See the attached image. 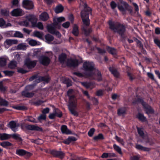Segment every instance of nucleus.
<instances>
[{
    "label": "nucleus",
    "instance_id": "obj_1",
    "mask_svg": "<svg viewBox=\"0 0 160 160\" xmlns=\"http://www.w3.org/2000/svg\"><path fill=\"white\" fill-rule=\"evenodd\" d=\"M109 29L117 33L123 40H131L128 38L126 32V27L125 25L119 22H115L111 20L108 21Z\"/></svg>",
    "mask_w": 160,
    "mask_h": 160
},
{
    "label": "nucleus",
    "instance_id": "obj_2",
    "mask_svg": "<svg viewBox=\"0 0 160 160\" xmlns=\"http://www.w3.org/2000/svg\"><path fill=\"white\" fill-rule=\"evenodd\" d=\"M110 6L111 8L113 10L117 7L118 10L123 15L126 14L127 11L129 12L130 13H131L132 11L131 7L123 0H119L117 3L113 1H112L110 2Z\"/></svg>",
    "mask_w": 160,
    "mask_h": 160
},
{
    "label": "nucleus",
    "instance_id": "obj_3",
    "mask_svg": "<svg viewBox=\"0 0 160 160\" xmlns=\"http://www.w3.org/2000/svg\"><path fill=\"white\" fill-rule=\"evenodd\" d=\"M82 3L83 9L80 12L81 17L83 24L88 26L90 24L89 15L90 14H92V9L88 6L86 2H82Z\"/></svg>",
    "mask_w": 160,
    "mask_h": 160
},
{
    "label": "nucleus",
    "instance_id": "obj_4",
    "mask_svg": "<svg viewBox=\"0 0 160 160\" xmlns=\"http://www.w3.org/2000/svg\"><path fill=\"white\" fill-rule=\"evenodd\" d=\"M82 68L84 71L89 72L85 74L87 77L88 78L92 77L93 78H94L92 77L93 73L92 72L96 69L95 68V65L93 62L89 61L84 62L83 64Z\"/></svg>",
    "mask_w": 160,
    "mask_h": 160
},
{
    "label": "nucleus",
    "instance_id": "obj_5",
    "mask_svg": "<svg viewBox=\"0 0 160 160\" xmlns=\"http://www.w3.org/2000/svg\"><path fill=\"white\" fill-rule=\"evenodd\" d=\"M27 18L30 22L32 28H37L42 30L43 29V26L42 23L41 22H37L38 19L35 15L32 14H29Z\"/></svg>",
    "mask_w": 160,
    "mask_h": 160
},
{
    "label": "nucleus",
    "instance_id": "obj_6",
    "mask_svg": "<svg viewBox=\"0 0 160 160\" xmlns=\"http://www.w3.org/2000/svg\"><path fill=\"white\" fill-rule=\"evenodd\" d=\"M69 109L72 113L74 116H78V115L77 112L74 109L77 106V101L73 97H72L70 98L69 101Z\"/></svg>",
    "mask_w": 160,
    "mask_h": 160
},
{
    "label": "nucleus",
    "instance_id": "obj_7",
    "mask_svg": "<svg viewBox=\"0 0 160 160\" xmlns=\"http://www.w3.org/2000/svg\"><path fill=\"white\" fill-rule=\"evenodd\" d=\"M22 5L24 8L28 10L32 9L34 7L33 2L30 0H23L22 2Z\"/></svg>",
    "mask_w": 160,
    "mask_h": 160
},
{
    "label": "nucleus",
    "instance_id": "obj_8",
    "mask_svg": "<svg viewBox=\"0 0 160 160\" xmlns=\"http://www.w3.org/2000/svg\"><path fill=\"white\" fill-rule=\"evenodd\" d=\"M36 79L35 81L37 83H38L40 81H44L48 82L50 80V78L49 77H41L38 78L36 76H34L31 77L29 80L30 81H32Z\"/></svg>",
    "mask_w": 160,
    "mask_h": 160
},
{
    "label": "nucleus",
    "instance_id": "obj_9",
    "mask_svg": "<svg viewBox=\"0 0 160 160\" xmlns=\"http://www.w3.org/2000/svg\"><path fill=\"white\" fill-rule=\"evenodd\" d=\"M141 101L142 104L143 106V108L146 113L149 114H153L154 113V110L150 106L146 104L145 102H143V101Z\"/></svg>",
    "mask_w": 160,
    "mask_h": 160
},
{
    "label": "nucleus",
    "instance_id": "obj_10",
    "mask_svg": "<svg viewBox=\"0 0 160 160\" xmlns=\"http://www.w3.org/2000/svg\"><path fill=\"white\" fill-rule=\"evenodd\" d=\"M37 61H32L29 58L26 59L24 62V64L28 68H34L36 65Z\"/></svg>",
    "mask_w": 160,
    "mask_h": 160
},
{
    "label": "nucleus",
    "instance_id": "obj_11",
    "mask_svg": "<svg viewBox=\"0 0 160 160\" xmlns=\"http://www.w3.org/2000/svg\"><path fill=\"white\" fill-rule=\"evenodd\" d=\"M50 152L54 156L59 157L61 159L63 158L65 155V153L62 152L54 150H51Z\"/></svg>",
    "mask_w": 160,
    "mask_h": 160
},
{
    "label": "nucleus",
    "instance_id": "obj_12",
    "mask_svg": "<svg viewBox=\"0 0 160 160\" xmlns=\"http://www.w3.org/2000/svg\"><path fill=\"white\" fill-rule=\"evenodd\" d=\"M39 61L40 63L46 66L48 65L50 63V60L48 57L42 56L40 58Z\"/></svg>",
    "mask_w": 160,
    "mask_h": 160
},
{
    "label": "nucleus",
    "instance_id": "obj_13",
    "mask_svg": "<svg viewBox=\"0 0 160 160\" xmlns=\"http://www.w3.org/2000/svg\"><path fill=\"white\" fill-rule=\"evenodd\" d=\"M23 14V11L20 8L14 9L11 12V15L13 16H21Z\"/></svg>",
    "mask_w": 160,
    "mask_h": 160
},
{
    "label": "nucleus",
    "instance_id": "obj_14",
    "mask_svg": "<svg viewBox=\"0 0 160 160\" xmlns=\"http://www.w3.org/2000/svg\"><path fill=\"white\" fill-rule=\"evenodd\" d=\"M25 127L26 129L30 130L42 131V128L37 125H27Z\"/></svg>",
    "mask_w": 160,
    "mask_h": 160
},
{
    "label": "nucleus",
    "instance_id": "obj_15",
    "mask_svg": "<svg viewBox=\"0 0 160 160\" xmlns=\"http://www.w3.org/2000/svg\"><path fill=\"white\" fill-rule=\"evenodd\" d=\"M109 69L115 77L117 78L119 77L120 76L119 73L118 71L117 70L114 66L112 65L109 67Z\"/></svg>",
    "mask_w": 160,
    "mask_h": 160
},
{
    "label": "nucleus",
    "instance_id": "obj_16",
    "mask_svg": "<svg viewBox=\"0 0 160 160\" xmlns=\"http://www.w3.org/2000/svg\"><path fill=\"white\" fill-rule=\"evenodd\" d=\"M78 65V62L77 60H68L67 62V65L69 67H75Z\"/></svg>",
    "mask_w": 160,
    "mask_h": 160
},
{
    "label": "nucleus",
    "instance_id": "obj_17",
    "mask_svg": "<svg viewBox=\"0 0 160 160\" xmlns=\"http://www.w3.org/2000/svg\"><path fill=\"white\" fill-rule=\"evenodd\" d=\"M28 91L24 90L22 92V96L28 98L32 97L34 95L35 92H36L35 91H33L32 92H29Z\"/></svg>",
    "mask_w": 160,
    "mask_h": 160
},
{
    "label": "nucleus",
    "instance_id": "obj_18",
    "mask_svg": "<svg viewBox=\"0 0 160 160\" xmlns=\"http://www.w3.org/2000/svg\"><path fill=\"white\" fill-rule=\"evenodd\" d=\"M82 84L87 89H91L95 87L94 83L91 82H82Z\"/></svg>",
    "mask_w": 160,
    "mask_h": 160
},
{
    "label": "nucleus",
    "instance_id": "obj_19",
    "mask_svg": "<svg viewBox=\"0 0 160 160\" xmlns=\"http://www.w3.org/2000/svg\"><path fill=\"white\" fill-rule=\"evenodd\" d=\"M49 18L48 14L46 12H42L39 16V18L42 21H45L47 20Z\"/></svg>",
    "mask_w": 160,
    "mask_h": 160
},
{
    "label": "nucleus",
    "instance_id": "obj_20",
    "mask_svg": "<svg viewBox=\"0 0 160 160\" xmlns=\"http://www.w3.org/2000/svg\"><path fill=\"white\" fill-rule=\"evenodd\" d=\"M61 129L62 132L63 134H69L72 133L71 131L68 128L66 125H63L62 126Z\"/></svg>",
    "mask_w": 160,
    "mask_h": 160
},
{
    "label": "nucleus",
    "instance_id": "obj_21",
    "mask_svg": "<svg viewBox=\"0 0 160 160\" xmlns=\"http://www.w3.org/2000/svg\"><path fill=\"white\" fill-rule=\"evenodd\" d=\"M95 72L96 73V74L94 75L93 73V75L92 77L94 78V79H95L94 77L95 76L97 77V79L98 81H101L102 80V77L101 72L98 69L95 70ZM90 78L93 79L92 77Z\"/></svg>",
    "mask_w": 160,
    "mask_h": 160
},
{
    "label": "nucleus",
    "instance_id": "obj_22",
    "mask_svg": "<svg viewBox=\"0 0 160 160\" xmlns=\"http://www.w3.org/2000/svg\"><path fill=\"white\" fill-rule=\"evenodd\" d=\"M11 137V135L6 133H0V139L4 140L8 139Z\"/></svg>",
    "mask_w": 160,
    "mask_h": 160
},
{
    "label": "nucleus",
    "instance_id": "obj_23",
    "mask_svg": "<svg viewBox=\"0 0 160 160\" xmlns=\"http://www.w3.org/2000/svg\"><path fill=\"white\" fill-rule=\"evenodd\" d=\"M72 33L76 36H78L79 34V29L77 25L75 24L73 26Z\"/></svg>",
    "mask_w": 160,
    "mask_h": 160
},
{
    "label": "nucleus",
    "instance_id": "obj_24",
    "mask_svg": "<svg viewBox=\"0 0 160 160\" xmlns=\"http://www.w3.org/2000/svg\"><path fill=\"white\" fill-rule=\"evenodd\" d=\"M63 10V7L61 4H60L56 6L54 11L56 13H59L62 12Z\"/></svg>",
    "mask_w": 160,
    "mask_h": 160
},
{
    "label": "nucleus",
    "instance_id": "obj_25",
    "mask_svg": "<svg viewBox=\"0 0 160 160\" xmlns=\"http://www.w3.org/2000/svg\"><path fill=\"white\" fill-rule=\"evenodd\" d=\"M47 29L48 31L51 34L54 32V31L56 29L55 27L53 24H49L47 26Z\"/></svg>",
    "mask_w": 160,
    "mask_h": 160
},
{
    "label": "nucleus",
    "instance_id": "obj_26",
    "mask_svg": "<svg viewBox=\"0 0 160 160\" xmlns=\"http://www.w3.org/2000/svg\"><path fill=\"white\" fill-rule=\"evenodd\" d=\"M17 126L16 122L13 121H12L10 122L8 125V127H10L11 129L15 131V128Z\"/></svg>",
    "mask_w": 160,
    "mask_h": 160
},
{
    "label": "nucleus",
    "instance_id": "obj_27",
    "mask_svg": "<svg viewBox=\"0 0 160 160\" xmlns=\"http://www.w3.org/2000/svg\"><path fill=\"white\" fill-rule=\"evenodd\" d=\"M135 147L138 150L145 151H149L150 149V148L144 147L138 144L136 145Z\"/></svg>",
    "mask_w": 160,
    "mask_h": 160
},
{
    "label": "nucleus",
    "instance_id": "obj_28",
    "mask_svg": "<svg viewBox=\"0 0 160 160\" xmlns=\"http://www.w3.org/2000/svg\"><path fill=\"white\" fill-rule=\"evenodd\" d=\"M33 35L34 36L37 37L40 39H42V40H44L42 39L43 34L42 32L36 31L34 32Z\"/></svg>",
    "mask_w": 160,
    "mask_h": 160
},
{
    "label": "nucleus",
    "instance_id": "obj_29",
    "mask_svg": "<svg viewBox=\"0 0 160 160\" xmlns=\"http://www.w3.org/2000/svg\"><path fill=\"white\" fill-rule=\"evenodd\" d=\"M108 51L110 54L115 55L117 54V50L114 48L109 47H107V48Z\"/></svg>",
    "mask_w": 160,
    "mask_h": 160
},
{
    "label": "nucleus",
    "instance_id": "obj_30",
    "mask_svg": "<svg viewBox=\"0 0 160 160\" xmlns=\"http://www.w3.org/2000/svg\"><path fill=\"white\" fill-rule=\"evenodd\" d=\"M126 109L125 108H122L118 110L117 113L118 115H123L126 114Z\"/></svg>",
    "mask_w": 160,
    "mask_h": 160
},
{
    "label": "nucleus",
    "instance_id": "obj_31",
    "mask_svg": "<svg viewBox=\"0 0 160 160\" xmlns=\"http://www.w3.org/2000/svg\"><path fill=\"white\" fill-rule=\"evenodd\" d=\"M66 58V54L62 53L59 56V60L61 63H63Z\"/></svg>",
    "mask_w": 160,
    "mask_h": 160
},
{
    "label": "nucleus",
    "instance_id": "obj_32",
    "mask_svg": "<svg viewBox=\"0 0 160 160\" xmlns=\"http://www.w3.org/2000/svg\"><path fill=\"white\" fill-rule=\"evenodd\" d=\"M25 152V150L22 149H17L16 152V154L20 156L24 155Z\"/></svg>",
    "mask_w": 160,
    "mask_h": 160
},
{
    "label": "nucleus",
    "instance_id": "obj_33",
    "mask_svg": "<svg viewBox=\"0 0 160 160\" xmlns=\"http://www.w3.org/2000/svg\"><path fill=\"white\" fill-rule=\"evenodd\" d=\"M28 16V15L26 16V20L22 22V23L23 26H25L27 27H31V25L29 23V22H30L28 20L27 18V17Z\"/></svg>",
    "mask_w": 160,
    "mask_h": 160
},
{
    "label": "nucleus",
    "instance_id": "obj_34",
    "mask_svg": "<svg viewBox=\"0 0 160 160\" xmlns=\"http://www.w3.org/2000/svg\"><path fill=\"white\" fill-rule=\"evenodd\" d=\"M12 143L8 141L3 142L0 143L2 147L6 148L7 147L12 146Z\"/></svg>",
    "mask_w": 160,
    "mask_h": 160
},
{
    "label": "nucleus",
    "instance_id": "obj_35",
    "mask_svg": "<svg viewBox=\"0 0 160 160\" xmlns=\"http://www.w3.org/2000/svg\"><path fill=\"white\" fill-rule=\"evenodd\" d=\"M83 31L84 34L87 36H89L92 30L91 28H89L88 29L83 28Z\"/></svg>",
    "mask_w": 160,
    "mask_h": 160
},
{
    "label": "nucleus",
    "instance_id": "obj_36",
    "mask_svg": "<svg viewBox=\"0 0 160 160\" xmlns=\"http://www.w3.org/2000/svg\"><path fill=\"white\" fill-rule=\"evenodd\" d=\"M113 148L119 154H122L121 149L119 146L116 145V144H114L113 145Z\"/></svg>",
    "mask_w": 160,
    "mask_h": 160
},
{
    "label": "nucleus",
    "instance_id": "obj_37",
    "mask_svg": "<svg viewBox=\"0 0 160 160\" xmlns=\"http://www.w3.org/2000/svg\"><path fill=\"white\" fill-rule=\"evenodd\" d=\"M73 92V90L72 89H69L67 92V95L69 97V102L70 100V98L72 97H73V98H75L77 100L76 98L74 95H72Z\"/></svg>",
    "mask_w": 160,
    "mask_h": 160
},
{
    "label": "nucleus",
    "instance_id": "obj_38",
    "mask_svg": "<svg viewBox=\"0 0 160 160\" xmlns=\"http://www.w3.org/2000/svg\"><path fill=\"white\" fill-rule=\"evenodd\" d=\"M14 32L13 31H8L5 33V35L7 37H14Z\"/></svg>",
    "mask_w": 160,
    "mask_h": 160
},
{
    "label": "nucleus",
    "instance_id": "obj_39",
    "mask_svg": "<svg viewBox=\"0 0 160 160\" xmlns=\"http://www.w3.org/2000/svg\"><path fill=\"white\" fill-rule=\"evenodd\" d=\"M14 37L18 38H22L23 37V35L20 32L15 31Z\"/></svg>",
    "mask_w": 160,
    "mask_h": 160
},
{
    "label": "nucleus",
    "instance_id": "obj_40",
    "mask_svg": "<svg viewBox=\"0 0 160 160\" xmlns=\"http://www.w3.org/2000/svg\"><path fill=\"white\" fill-rule=\"evenodd\" d=\"M93 138L94 140L97 141L99 139H103L104 137L102 134L100 133L98 135L94 136Z\"/></svg>",
    "mask_w": 160,
    "mask_h": 160
},
{
    "label": "nucleus",
    "instance_id": "obj_41",
    "mask_svg": "<svg viewBox=\"0 0 160 160\" xmlns=\"http://www.w3.org/2000/svg\"><path fill=\"white\" fill-rule=\"evenodd\" d=\"M53 20H55L56 22L60 23L62 22L65 21V19L63 17H60L57 18L56 19H54Z\"/></svg>",
    "mask_w": 160,
    "mask_h": 160
},
{
    "label": "nucleus",
    "instance_id": "obj_42",
    "mask_svg": "<svg viewBox=\"0 0 160 160\" xmlns=\"http://www.w3.org/2000/svg\"><path fill=\"white\" fill-rule=\"evenodd\" d=\"M17 66V63L16 62L14 61H12L8 65L9 68L12 69L15 68Z\"/></svg>",
    "mask_w": 160,
    "mask_h": 160
},
{
    "label": "nucleus",
    "instance_id": "obj_43",
    "mask_svg": "<svg viewBox=\"0 0 160 160\" xmlns=\"http://www.w3.org/2000/svg\"><path fill=\"white\" fill-rule=\"evenodd\" d=\"M137 118L141 121L144 122L146 120V118L144 116L143 114L141 113H138L137 115Z\"/></svg>",
    "mask_w": 160,
    "mask_h": 160
},
{
    "label": "nucleus",
    "instance_id": "obj_44",
    "mask_svg": "<svg viewBox=\"0 0 160 160\" xmlns=\"http://www.w3.org/2000/svg\"><path fill=\"white\" fill-rule=\"evenodd\" d=\"M115 139L118 142L121 143L122 145H124L125 143L123 139L121 138L117 135L115 136Z\"/></svg>",
    "mask_w": 160,
    "mask_h": 160
},
{
    "label": "nucleus",
    "instance_id": "obj_45",
    "mask_svg": "<svg viewBox=\"0 0 160 160\" xmlns=\"http://www.w3.org/2000/svg\"><path fill=\"white\" fill-rule=\"evenodd\" d=\"M56 116L61 118L62 116V112L58 109H56L54 111Z\"/></svg>",
    "mask_w": 160,
    "mask_h": 160
},
{
    "label": "nucleus",
    "instance_id": "obj_46",
    "mask_svg": "<svg viewBox=\"0 0 160 160\" xmlns=\"http://www.w3.org/2000/svg\"><path fill=\"white\" fill-rule=\"evenodd\" d=\"M8 105V102L6 100L0 99V105L3 106H7Z\"/></svg>",
    "mask_w": 160,
    "mask_h": 160
},
{
    "label": "nucleus",
    "instance_id": "obj_47",
    "mask_svg": "<svg viewBox=\"0 0 160 160\" xmlns=\"http://www.w3.org/2000/svg\"><path fill=\"white\" fill-rule=\"evenodd\" d=\"M17 48L18 50H24L26 48V46L24 44H21L18 45Z\"/></svg>",
    "mask_w": 160,
    "mask_h": 160
},
{
    "label": "nucleus",
    "instance_id": "obj_48",
    "mask_svg": "<svg viewBox=\"0 0 160 160\" xmlns=\"http://www.w3.org/2000/svg\"><path fill=\"white\" fill-rule=\"evenodd\" d=\"M34 86L35 85L33 84L28 85L25 87V90L28 91L31 90L33 88Z\"/></svg>",
    "mask_w": 160,
    "mask_h": 160
},
{
    "label": "nucleus",
    "instance_id": "obj_49",
    "mask_svg": "<svg viewBox=\"0 0 160 160\" xmlns=\"http://www.w3.org/2000/svg\"><path fill=\"white\" fill-rule=\"evenodd\" d=\"M53 23L55 28H56L58 29H61V25L60 24L57 23L55 20H53Z\"/></svg>",
    "mask_w": 160,
    "mask_h": 160
},
{
    "label": "nucleus",
    "instance_id": "obj_50",
    "mask_svg": "<svg viewBox=\"0 0 160 160\" xmlns=\"http://www.w3.org/2000/svg\"><path fill=\"white\" fill-rule=\"evenodd\" d=\"M29 43L32 46H34L40 44V42H38L36 41H29Z\"/></svg>",
    "mask_w": 160,
    "mask_h": 160
},
{
    "label": "nucleus",
    "instance_id": "obj_51",
    "mask_svg": "<svg viewBox=\"0 0 160 160\" xmlns=\"http://www.w3.org/2000/svg\"><path fill=\"white\" fill-rule=\"evenodd\" d=\"M17 41H5L4 43L9 45H12V44H16Z\"/></svg>",
    "mask_w": 160,
    "mask_h": 160
},
{
    "label": "nucleus",
    "instance_id": "obj_52",
    "mask_svg": "<svg viewBox=\"0 0 160 160\" xmlns=\"http://www.w3.org/2000/svg\"><path fill=\"white\" fill-rule=\"evenodd\" d=\"M6 64V59L4 58H0V65L2 66H5Z\"/></svg>",
    "mask_w": 160,
    "mask_h": 160
},
{
    "label": "nucleus",
    "instance_id": "obj_53",
    "mask_svg": "<svg viewBox=\"0 0 160 160\" xmlns=\"http://www.w3.org/2000/svg\"><path fill=\"white\" fill-rule=\"evenodd\" d=\"M45 40H53L54 37L53 36L49 34H47L45 36Z\"/></svg>",
    "mask_w": 160,
    "mask_h": 160
},
{
    "label": "nucleus",
    "instance_id": "obj_54",
    "mask_svg": "<svg viewBox=\"0 0 160 160\" xmlns=\"http://www.w3.org/2000/svg\"><path fill=\"white\" fill-rule=\"evenodd\" d=\"M14 139L19 141L22 140L21 138L19 137V135L16 134H13L11 135V137Z\"/></svg>",
    "mask_w": 160,
    "mask_h": 160
},
{
    "label": "nucleus",
    "instance_id": "obj_55",
    "mask_svg": "<svg viewBox=\"0 0 160 160\" xmlns=\"http://www.w3.org/2000/svg\"><path fill=\"white\" fill-rule=\"evenodd\" d=\"M19 1L18 0H12L11 2L12 6L18 7V5Z\"/></svg>",
    "mask_w": 160,
    "mask_h": 160
},
{
    "label": "nucleus",
    "instance_id": "obj_56",
    "mask_svg": "<svg viewBox=\"0 0 160 160\" xmlns=\"http://www.w3.org/2000/svg\"><path fill=\"white\" fill-rule=\"evenodd\" d=\"M70 25V23L69 22L67 21L62 24V26L65 28H68Z\"/></svg>",
    "mask_w": 160,
    "mask_h": 160
},
{
    "label": "nucleus",
    "instance_id": "obj_57",
    "mask_svg": "<svg viewBox=\"0 0 160 160\" xmlns=\"http://www.w3.org/2000/svg\"><path fill=\"white\" fill-rule=\"evenodd\" d=\"M95 131V130L94 128H92L90 129L88 133V135L90 137H92L93 134Z\"/></svg>",
    "mask_w": 160,
    "mask_h": 160
},
{
    "label": "nucleus",
    "instance_id": "obj_58",
    "mask_svg": "<svg viewBox=\"0 0 160 160\" xmlns=\"http://www.w3.org/2000/svg\"><path fill=\"white\" fill-rule=\"evenodd\" d=\"M46 118V115L45 114H41L38 117V119L40 121L42 120H45Z\"/></svg>",
    "mask_w": 160,
    "mask_h": 160
},
{
    "label": "nucleus",
    "instance_id": "obj_59",
    "mask_svg": "<svg viewBox=\"0 0 160 160\" xmlns=\"http://www.w3.org/2000/svg\"><path fill=\"white\" fill-rule=\"evenodd\" d=\"M44 2L48 5H51L53 3L54 0H43Z\"/></svg>",
    "mask_w": 160,
    "mask_h": 160
},
{
    "label": "nucleus",
    "instance_id": "obj_60",
    "mask_svg": "<svg viewBox=\"0 0 160 160\" xmlns=\"http://www.w3.org/2000/svg\"><path fill=\"white\" fill-rule=\"evenodd\" d=\"M27 120L29 122H36L35 119L32 117H28L27 118Z\"/></svg>",
    "mask_w": 160,
    "mask_h": 160
},
{
    "label": "nucleus",
    "instance_id": "obj_61",
    "mask_svg": "<svg viewBox=\"0 0 160 160\" xmlns=\"http://www.w3.org/2000/svg\"><path fill=\"white\" fill-rule=\"evenodd\" d=\"M137 128L138 132V133L139 134L140 136H142L144 134L142 129L139 128Z\"/></svg>",
    "mask_w": 160,
    "mask_h": 160
},
{
    "label": "nucleus",
    "instance_id": "obj_62",
    "mask_svg": "<svg viewBox=\"0 0 160 160\" xmlns=\"http://www.w3.org/2000/svg\"><path fill=\"white\" fill-rule=\"evenodd\" d=\"M2 14L5 16H7L8 15V13L6 10L1 9V11Z\"/></svg>",
    "mask_w": 160,
    "mask_h": 160
},
{
    "label": "nucleus",
    "instance_id": "obj_63",
    "mask_svg": "<svg viewBox=\"0 0 160 160\" xmlns=\"http://www.w3.org/2000/svg\"><path fill=\"white\" fill-rule=\"evenodd\" d=\"M132 4L134 7L135 11L136 12H138L139 10V7L137 3L135 2H132Z\"/></svg>",
    "mask_w": 160,
    "mask_h": 160
},
{
    "label": "nucleus",
    "instance_id": "obj_64",
    "mask_svg": "<svg viewBox=\"0 0 160 160\" xmlns=\"http://www.w3.org/2000/svg\"><path fill=\"white\" fill-rule=\"evenodd\" d=\"M128 75L131 80H132L135 78V77L129 72H127Z\"/></svg>",
    "mask_w": 160,
    "mask_h": 160
}]
</instances>
